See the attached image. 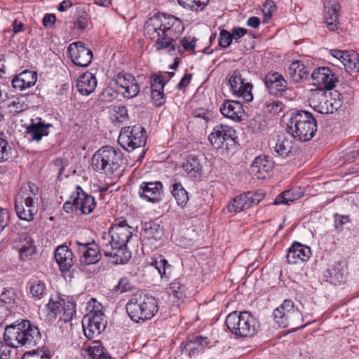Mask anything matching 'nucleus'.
Wrapping results in <instances>:
<instances>
[{
  "mask_svg": "<svg viewBox=\"0 0 359 359\" xmlns=\"http://www.w3.org/2000/svg\"><path fill=\"white\" fill-rule=\"evenodd\" d=\"M273 316L277 323L283 327L290 325L297 328H303L305 325H299L302 316L297 309H294V303L290 299H285L283 303L273 311Z\"/></svg>",
  "mask_w": 359,
  "mask_h": 359,
  "instance_id": "1a4fd4ad",
  "label": "nucleus"
},
{
  "mask_svg": "<svg viewBox=\"0 0 359 359\" xmlns=\"http://www.w3.org/2000/svg\"><path fill=\"white\" fill-rule=\"evenodd\" d=\"M182 48V53L184 51L194 50L196 48V39L195 37L184 36L178 43Z\"/></svg>",
  "mask_w": 359,
  "mask_h": 359,
  "instance_id": "6e6d98bb",
  "label": "nucleus"
},
{
  "mask_svg": "<svg viewBox=\"0 0 359 359\" xmlns=\"http://www.w3.org/2000/svg\"><path fill=\"white\" fill-rule=\"evenodd\" d=\"M123 162V153L109 145L100 148L91 158L93 169L104 175H113L119 170Z\"/></svg>",
  "mask_w": 359,
  "mask_h": 359,
  "instance_id": "20e7f679",
  "label": "nucleus"
},
{
  "mask_svg": "<svg viewBox=\"0 0 359 359\" xmlns=\"http://www.w3.org/2000/svg\"><path fill=\"white\" fill-rule=\"evenodd\" d=\"M225 323L236 339L252 337L258 332L260 327L258 320L248 311L229 313Z\"/></svg>",
  "mask_w": 359,
  "mask_h": 359,
  "instance_id": "39448f33",
  "label": "nucleus"
},
{
  "mask_svg": "<svg viewBox=\"0 0 359 359\" xmlns=\"http://www.w3.org/2000/svg\"><path fill=\"white\" fill-rule=\"evenodd\" d=\"M72 62L76 66L88 67L93 58V52L86 48L81 41L72 43L68 47Z\"/></svg>",
  "mask_w": 359,
  "mask_h": 359,
  "instance_id": "dca6fc26",
  "label": "nucleus"
},
{
  "mask_svg": "<svg viewBox=\"0 0 359 359\" xmlns=\"http://www.w3.org/2000/svg\"><path fill=\"white\" fill-rule=\"evenodd\" d=\"M265 196L262 190L248 191L236 196L227 205L229 212H239L257 205Z\"/></svg>",
  "mask_w": 359,
  "mask_h": 359,
  "instance_id": "4468645a",
  "label": "nucleus"
},
{
  "mask_svg": "<svg viewBox=\"0 0 359 359\" xmlns=\"http://www.w3.org/2000/svg\"><path fill=\"white\" fill-rule=\"evenodd\" d=\"M334 228L339 232L342 230L344 224L349 222L348 215H341L337 213L334 215Z\"/></svg>",
  "mask_w": 359,
  "mask_h": 359,
  "instance_id": "13d9d810",
  "label": "nucleus"
},
{
  "mask_svg": "<svg viewBox=\"0 0 359 359\" xmlns=\"http://www.w3.org/2000/svg\"><path fill=\"white\" fill-rule=\"evenodd\" d=\"M70 199L76 203V210L83 215L91 213L96 206L95 198L85 192L79 185L76 186V190L71 194Z\"/></svg>",
  "mask_w": 359,
  "mask_h": 359,
  "instance_id": "6ab92c4d",
  "label": "nucleus"
},
{
  "mask_svg": "<svg viewBox=\"0 0 359 359\" xmlns=\"http://www.w3.org/2000/svg\"><path fill=\"white\" fill-rule=\"evenodd\" d=\"M170 192L176 200L177 205L184 208L189 201V194L182 184L177 180H171Z\"/></svg>",
  "mask_w": 359,
  "mask_h": 359,
  "instance_id": "c9c22d12",
  "label": "nucleus"
},
{
  "mask_svg": "<svg viewBox=\"0 0 359 359\" xmlns=\"http://www.w3.org/2000/svg\"><path fill=\"white\" fill-rule=\"evenodd\" d=\"M231 90L234 95L243 98L246 102L253 100L252 84L246 81L238 70H235L229 79Z\"/></svg>",
  "mask_w": 359,
  "mask_h": 359,
  "instance_id": "2eb2a0df",
  "label": "nucleus"
},
{
  "mask_svg": "<svg viewBox=\"0 0 359 359\" xmlns=\"http://www.w3.org/2000/svg\"><path fill=\"white\" fill-rule=\"evenodd\" d=\"M145 29L149 34H156L154 48L157 51L166 50L171 55L182 54V48L177 41L178 39L177 36L165 32L160 27H151L149 29L145 27Z\"/></svg>",
  "mask_w": 359,
  "mask_h": 359,
  "instance_id": "9b49d317",
  "label": "nucleus"
},
{
  "mask_svg": "<svg viewBox=\"0 0 359 359\" xmlns=\"http://www.w3.org/2000/svg\"><path fill=\"white\" fill-rule=\"evenodd\" d=\"M15 209L18 217L27 222L33 220L34 215L36 212L35 208H27L23 205V198L21 197H16L15 200Z\"/></svg>",
  "mask_w": 359,
  "mask_h": 359,
  "instance_id": "58836bf2",
  "label": "nucleus"
},
{
  "mask_svg": "<svg viewBox=\"0 0 359 359\" xmlns=\"http://www.w3.org/2000/svg\"><path fill=\"white\" fill-rule=\"evenodd\" d=\"M21 359H50V357L48 354H46L45 353H30L27 352L25 353Z\"/></svg>",
  "mask_w": 359,
  "mask_h": 359,
  "instance_id": "0e129e2a",
  "label": "nucleus"
},
{
  "mask_svg": "<svg viewBox=\"0 0 359 359\" xmlns=\"http://www.w3.org/2000/svg\"><path fill=\"white\" fill-rule=\"evenodd\" d=\"M293 137H287L281 135L278 137V140L274 147L275 151L280 156H286L290 154L293 147Z\"/></svg>",
  "mask_w": 359,
  "mask_h": 359,
  "instance_id": "79ce46f5",
  "label": "nucleus"
},
{
  "mask_svg": "<svg viewBox=\"0 0 359 359\" xmlns=\"http://www.w3.org/2000/svg\"><path fill=\"white\" fill-rule=\"evenodd\" d=\"M346 269L341 262H337L327 269L325 276L326 280L334 285H340L344 281Z\"/></svg>",
  "mask_w": 359,
  "mask_h": 359,
  "instance_id": "473e14b6",
  "label": "nucleus"
},
{
  "mask_svg": "<svg viewBox=\"0 0 359 359\" xmlns=\"http://www.w3.org/2000/svg\"><path fill=\"white\" fill-rule=\"evenodd\" d=\"M343 95L338 91L327 93L323 90L313 95V100L318 102L315 108L321 114H333L342 104Z\"/></svg>",
  "mask_w": 359,
  "mask_h": 359,
  "instance_id": "ddd939ff",
  "label": "nucleus"
},
{
  "mask_svg": "<svg viewBox=\"0 0 359 359\" xmlns=\"http://www.w3.org/2000/svg\"><path fill=\"white\" fill-rule=\"evenodd\" d=\"M287 74L294 82L298 83L307 78L309 71L300 60H295L290 65Z\"/></svg>",
  "mask_w": 359,
  "mask_h": 359,
  "instance_id": "f704fd0d",
  "label": "nucleus"
},
{
  "mask_svg": "<svg viewBox=\"0 0 359 359\" xmlns=\"http://www.w3.org/2000/svg\"><path fill=\"white\" fill-rule=\"evenodd\" d=\"M117 86L124 89V97L130 99L136 97L140 92V86L134 76L129 73L121 72L114 76Z\"/></svg>",
  "mask_w": 359,
  "mask_h": 359,
  "instance_id": "aec40b11",
  "label": "nucleus"
},
{
  "mask_svg": "<svg viewBox=\"0 0 359 359\" xmlns=\"http://www.w3.org/2000/svg\"><path fill=\"white\" fill-rule=\"evenodd\" d=\"M28 107L27 97L25 96L15 97L8 104V110L13 115L22 112L27 109Z\"/></svg>",
  "mask_w": 359,
  "mask_h": 359,
  "instance_id": "49530a36",
  "label": "nucleus"
},
{
  "mask_svg": "<svg viewBox=\"0 0 359 359\" xmlns=\"http://www.w3.org/2000/svg\"><path fill=\"white\" fill-rule=\"evenodd\" d=\"M162 235V229L158 224L154 222H146L141 232V236L144 241L154 240L157 241L161 239Z\"/></svg>",
  "mask_w": 359,
  "mask_h": 359,
  "instance_id": "4c0bfd02",
  "label": "nucleus"
},
{
  "mask_svg": "<svg viewBox=\"0 0 359 359\" xmlns=\"http://www.w3.org/2000/svg\"><path fill=\"white\" fill-rule=\"evenodd\" d=\"M151 265L158 271L162 280H168L171 276L172 266L168 263V260L160 255L155 259Z\"/></svg>",
  "mask_w": 359,
  "mask_h": 359,
  "instance_id": "ea45409f",
  "label": "nucleus"
},
{
  "mask_svg": "<svg viewBox=\"0 0 359 359\" xmlns=\"http://www.w3.org/2000/svg\"><path fill=\"white\" fill-rule=\"evenodd\" d=\"M264 82L269 93L276 96L282 95L287 89V81L277 72L267 73Z\"/></svg>",
  "mask_w": 359,
  "mask_h": 359,
  "instance_id": "b1692460",
  "label": "nucleus"
},
{
  "mask_svg": "<svg viewBox=\"0 0 359 359\" xmlns=\"http://www.w3.org/2000/svg\"><path fill=\"white\" fill-rule=\"evenodd\" d=\"M192 78L191 74H185L184 76L181 79L179 83L177 85L176 88L178 90H182L186 88L191 82Z\"/></svg>",
  "mask_w": 359,
  "mask_h": 359,
  "instance_id": "774afa93",
  "label": "nucleus"
},
{
  "mask_svg": "<svg viewBox=\"0 0 359 359\" xmlns=\"http://www.w3.org/2000/svg\"><path fill=\"white\" fill-rule=\"evenodd\" d=\"M66 304L64 299L59 297H50L46 305L48 313L47 316L50 319H55L57 315L63 309L64 305Z\"/></svg>",
  "mask_w": 359,
  "mask_h": 359,
  "instance_id": "c03bdc74",
  "label": "nucleus"
},
{
  "mask_svg": "<svg viewBox=\"0 0 359 359\" xmlns=\"http://www.w3.org/2000/svg\"><path fill=\"white\" fill-rule=\"evenodd\" d=\"M56 17L54 14L47 13L42 20L43 25L46 28H50L55 24Z\"/></svg>",
  "mask_w": 359,
  "mask_h": 359,
  "instance_id": "69168bd1",
  "label": "nucleus"
},
{
  "mask_svg": "<svg viewBox=\"0 0 359 359\" xmlns=\"http://www.w3.org/2000/svg\"><path fill=\"white\" fill-rule=\"evenodd\" d=\"M205 339L197 337L194 340L188 341L177 351L175 359H192L193 356L196 355L203 349V341Z\"/></svg>",
  "mask_w": 359,
  "mask_h": 359,
  "instance_id": "bb28decb",
  "label": "nucleus"
},
{
  "mask_svg": "<svg viewBox=\"0 0 359 359\" xmlns=\"http://www.w3.org/2000/svg\"><path fill=\"white\" fill-rule=\"evenodd\" d=\"M63 313L60 318L59 321L64 323L71 322L73 316L76 313V302L73 301H68L64 305Z\"/></svg>",
  "mask_w": 359,
  "mask_h": 359,
  "instance_id": "8fccbe9b",
  "label": "nucleus"
},
{
  "mask_svg": "<svg viewBox=\"0 0 359 359\" xmlns=\"http://www.w3.org/2000/svg\"><path fill=\"white\" fill-rule=\"evenodd\" d=\"M46 287L45 283L39 280L29 282V292L33 297L41 298L45 294Z\"/></svg>",
  "mask_w": 359,
  "mask_h": 359,
  "instance_id": "09e8293b",
  "label": "nucleus"
},
{
  "mask_svg": "<svg viewBox=\"0 0 359 359\" xmlns=\"http://www.w3.org/2000/svg\"><path fill=\"white\" fill-rule=\"evenodd\" d=\"M178 3L185 8L191 11L203 10L208 4L209 0H177Z\"/></svg>",
  "mask_w": 359,
  "mask_h": 359,
  "instance_id": "3c124183",
  "label": "nucleus"
},
{
  "mask_svg": "<svg viewBox=\"0 0 359 359\" xmlns=\"http://www.w3.org/2000/svg\"><path fill=\"white\" fill-rule=\"evenodd\" d=\"M220 111L225 117L234 121H241L244 114L241 103L234 100H225L220 107Z\"/></svg>",
  "mask_w": 359,
  "mask_h": 359,
  "instance_id": "c85d7f7f",
  "label": "nucleus"
},
{
  "mask_svg": "<svg viewBox=\"0 0 359 359\" xmlns=\"http://www.w3.org/2000/svg\"><path fill=\"white\" fill-rule=\"evenodd\" d=\"M78 252L80 254V262L84 265L97 263L101 258L98 245L95 243H81L76 241Z\"/></svg>",
  "mask_w": 359,
  "mask_h": 359,
  "instance_id": "4be33fe9",
  "label": "nucleus"
},
{
  "mask_svg": "<svg viewBox=\"0 0 359 359\" xmlns=\"http://www.w3.org/2000/svg\"><path fill=\"white\" fill-rule=\"evenodd\" d=\"M34 239L29 235L19 236L15 241L13 248L18 250L19 258L21 261L31 259L36 252V247Z\"/></svg>",
  "mask_w": 359,
  "mask_h": 359,
  "instance_id": "5701e85b",
  "label": "nucleus"
},
{
  "mask_svg": "<svg viewBox=\"0 0 359 359\" xmlns=\"http://www.w3.org/2000/svg\"><path fill=\"white\" fill-rule=\"evenodd\" d=\"M133 285L126 277H122L119 279L118 284L114 286V291L116 292L123 293L130 292L134 290Z\"/></svg>",
  "mask_w": 359,
  "mask_h": 359,
  "instance_id": "864d4df0",
  "label": "nucleus"
},
{
  "mask_svg": "<svg viewBox=\"0 0 359 359\" xmlns=\"http://www.w3.org/2000/svg\"><path fill=\"white\" fill-rule=\"evenodd\" d=\"M11 147L3 137V133H0V163L6 161L9 158Z\"/></svg>",
  "mask_w": 359,
  "mask_h": 359,
  "instance_id": "5fc2aeb1",
  "label": "nucleus"
},
{
  "mask_svg": "<svg viewBox=\"0 0 359 359\" xmlns=\"http://www.w3.org/2000/svg\"><path fill=\"white\" fill-rule=\"evenodd\" d=\"M37 75L36 72L25 70L12 79V86L15 89L22 90L35 85Z\"/></svg>",
  "mask_w": 359,
  "mask_h": 359,
  "instance_id": "c756f323",
  "label": "nucleus"
},
{
  "mask_svg": "<svg viewBox=\"0 0 359 359\" xmlns=\"http://www.w3.org/2000/svg\"><path fill=\"white\" fill-rule=\"evenodd\" d=\"M55 259L61 271H68L74 265L72 251L66 245H60L55 252Z\"/></svg>",
  "mask_w": 359,
  "mask_h": 359,
  "instance_id": "cd10ccee",
  "label": "nucleus"
},
{
  "mask_svg": "<svg viewBox=\"0 0 359 359\" xmlns=\"http://www.w3.org/2000/svg\"><path fill=\"white\" fill-rule=\"evenodd\" d=\"M273 168V162L268 156H258L249 170L250 174L259 180L267 178Z\"/></svg>",
  "mask_w": 359,
  "mask_h": 359,
  "instance_id": "393cba45",
  "label": "nucleus"
},
{
  "mask_svg": "<svg viewBox=\"0 0 359 359\" xmlns=\"http://www.w3.org/2000/svg\"><path fill=\"white\" fill-rule=\"evenodd\" d=\"M41 334L34 323L29 320H17L7 325L4 340L13 347L30 348L40 341Z\"/></svg>",
  "mask_w": 359,
  "mask_h": 359,
  "instance_id": "f03ea898",
  "label": "nucleus"
},
{
  "mask_svg": "<svg viewBox=\"0 0 359 359\" xmlns=\"http://www.w3.org/2000/svg\"><path fill=\"white\" fill-rule=\"evenodd\" d=\"M174 72H161L151 76V90H163L165 85L174 76Z\"/></svg>",
  "mask_w": 359,
  "mask_h": 359,
  "instance_id": "a19ab883",
  "label": "nucleus"
},
{
  "mask_svg": "<svg viewBox=\"0 0 359 359\" xmlns=\"http://www.w3.org/2000/svg\"><path fill=\"white\" fill-rule=\"evenodd\" d=\"M147 138L144 128L137 124L122 128L118 137V142L125 150L130 152L136 148L144 146Z\"/></svg>",
  "mask_w": 359,
  "mask_h": 359,
  "instance_id": "0eeeda50",
  "label": "nucleus"
},
{
  "mask_svg": "<svg viewBox=\"0 0 359 359\" xmlns=\"http://www.w3.org/2000/svg\"><path fill=\"white\" fill-rule=\"evenodd\" d=\"M236 130L227 125L218 124L213 127L208 140L216 149L229 150L236 144Z\"/></svg>",
  "mask_w": 359,
  "mask_h": 359,
  "instance_id": "9d476101",
  "label": "nucleus"
},
{
  "mask_svg": "<svg viewBox=\"0 0 359 359\" xmlns=\"http://www.w3.org/2000/svg\"><path fill=\"white\" fill-rule=\"evenodd\" d=\"M346 60H343L341 63L343 64L344 69L346 71H359V53L354 51L350 53L348 52Z\"/></svg>",
  "mask_w": 359,
  "mask_h": 359,
  "instance_id": "de8ad7c7",
  "label": "nucleus"
},
{
  "mask_svg": "<svg viewBox=\"0 0 359 359\" xmlns=\"http://www.w3.org/2000/svg\"><path fill=\"white\" fill-rule=\"evenodd\" d=\"M144 27H158L179 38L184 29L182 21L176 16L167 13H158L150 18Z\"/></svg>",
  "mask_w": 359,
  "mask_h": 359,
  "instance_id": "6e6552de",
  "label": "nucleus"
},
{
  "mask_svg": "<svg viewBox=\"0 0 359 359\" xmlns=\"http://www.w3.org/2000/svg\"><path fill=\"white\" fill-rule=\"evenodd\" d=\"M15 299V294L12 289L5 290L0 295V304L1 306L8 308L12 306Z\"/></svg>",
  "mask_w": 359,
  "mask_h": 359,
  "instance_id": "603ef678",
  "label": "nucleus"
},
{
  "mask_svg": "<svg viewBox=\"0 0 359 359\" xmlns=\"http://www.w3.org/2000/svg\"><path fill=\"white\" fill-rule=\"evenodd\" d=\"M131 227L126 220L114 224L109 231V239L102 238V250L114 264H123L127 243L132 237Z\"/></svg>",
  "mask_w": 359,
  "mask_h": 359,
  "instance_id": "f257e3e1",
  "label": "nucleus"
},
{
  "mask_svg": "<svg viewBox=\"0 0 359 359\" xmlns=\"http://www.w3.org/2000/svg\"><path fill=\"white\" fill-rule=\"evenodd\" d=\"M151 95L156 107H161L165 104V99L164 97L163 90H151Z\"/></svg>",
  "mask_w": 359,
  "mask_h": 359,
  "instance_id": "680f3d73",
  "label": "nucleus"
},
{
  "mask_svg": "<svg viewBox=\"0 0 359 359\" xmlns=\"http://www.w3.org/2000/svg\"><path fill=\"white\" fill-rule=\"evenodd\" d=\"M13 346L4 341H0V359H10Z\"/></svg>",
  "mask_w": 359,
  "mask_h": 359,
  "instance_id": "bf43d9fd",
  "label": "nucleus"
},
{
  "mask_svg": "<svg viewBox=\"0 0 359 359\" xmlns=\"http://www.w3.org/2000/svg\"><path fill=\"white\" fill-rule=\"evenodd\" d=\"M38 191V187L35 184L29 182L21 187L20 191L16 197L23 198V205L27 208H34L33 205L34 199Z\"/></svg>",
  "mask_w": 359,
  "mask_h": 359,
  "instance_id": "e433bc0d",
  "label": "nucleus"
},
{
  "mask_svg": "<svg viewBox=\"0 0 359 359\" xmlns=\"http://www.w3.org/2000/svg\"><path fill=\"white\" fill-rule=\"evenodd\" d=\"M101 305L94 306L93 309L83 318L82 324L85 336L91 339L104 330L107 320L104 314L100 309Z\"/></svg>",
  "mask_w": 359,
  "mask_h": 359,
  "instance_id": "f8f14e48",
  "label": "nucleus"
},
{
  "mask_svg": "<svg viewBox=\"0 0 359 359\" xmlns=\"http://www.w3.org/2000/svg\"><path fill=\"white\" fill-rule=\"evenodd\" d=\"M232 41V34L229 31L224 29L220 31L218 43L221 48H226L229 47L231 44Z\"/></svg>",
  "mask_w": 359,
  "mask_h": 359,
  "instance_id": "4d7b16f0",
  "label": "nucleus"
},
{
  "mask_svg": "<svg viewBox=\"0 0 359 359\" xmlns=\"http://www.w3.org/2000/svg\"><path fill=\"white\" fill-rule=\"evenodd\" d=\"M337 5L333 4L331 7L327 8L325 13V20L327 27L330 31H335L338 29L339 14Z\"/></svg>",
  "mask_w": 359,
  "mask_h": 359,
  "instance_id": "37998d69",
  "label": "nucleus"
},
{
  "mask_svg": "<svg viewBox=\"0 0 359 359\" xmlns=\"http://www.w3.org/2000/svg\"><path fill=\"white\" fill-rule=\"evenodd\" d=\"M169 289L174 293H182L185 290V285L182 278L174 280L170 284Z\"/></svg>",
  "mask_w": 359,
  "mask_h": 359,
  "instance_id": "052dcab7",
  "label": "nucleus"
},
{
  "mask_svg": "<svg viewBox=\"0 0 359 359\" xmlns=\"http://www.w3.org/2000/svg\"><path fill=\"white\" fill-rule=\"evenodd\" d=\"M311 255V248L300 243L294 242L287 250L286 256L289 264H296L307 262Z\"/></svg>",
  "mask_w": 359,
  "mask_h": 359,
  "instance_id": "a878e982",
  "label": "nucleus"
},
{
  "mask_svg": "<svg viewBox=\"0 0 359 359\" xmlns=\"http://www.w3.org/2000/svg\"><path fill=\"white\" fill-rule=\"evenodd\" d=\"M191 177H198L202 172V165L198 156L189 155L182 165Z\"/></svg>",
  "mask_w": 359,
  "mask_h": 359,
  "instance_id": "72a5a7b5",
  "label": "nucleus"
},
{
  "mask_svg": "<svg viewBox=\"0 0 359 359\" xmlns=\"http://www.w3.org/2000/svg\"><path fill=\"white\" fill-rule=\"evenodd\" d=\"M10 221L9 212L6 208H0V233L8 224Z\"/></svg>",
  "mask_w": 359,
  "mask_h": 359,
  "instance_id": "e2e57ef3",
  "label": "nucleus"
},
{
  "mask_svg": "<svg viewBox=\"0 0 359 359\" xmlns=\"http://www.w3.org/2000/svg\"><path fill=\"white\" fill-rule=\"evenodd\" d=\"M301 192L296 189L285 191L277 196L273 203L274 205H288L290 202L299 199Z\"/></svg>",
  "mask_w": 359,
  "mask_h": 359,
  "instance_id": "a18cd8bd",
  "label": "nucleus"
},
{
  "mask_svg": "<svg viewBox=\"0 0 359 359\" xmlns=\"http://www.w3.org/2000/svg\"><path fill=\"white\" fill-rule=\"evenodd\" d=\"M158 311L157 299L149 295H135L126 304V311L135 323L151 319Z\"/></svg>",
  "mask_w": 359,
  "mask_h": 359,
  "instance_id": "423d86ee",
  "label": "nucleus"
},
{
  "mask_svg": "<svg viewBox=\"0 0 359 359\" xmlns=\"http://www.w3.org/2000/svg\"><path fill=\"white\" fill-rule=\"evenodd\" d=\"M92 359H111V356L106 351L102 344L98 341H92L85 343L82 347Z\"/></svg>",
  "mask_w": 359,
  "mask_h": 359,
  "instance_id": "2f4dec72",
  "label": "nucleus"
},
{
  "mask_svg": "<svg viewBox=\"0 0 359 359\" xmlns=\"http://www.w3.org/2000/svg\"><path fill=\"white\" fill-rule=\"evenodd\" d=\"M286 130L294 140L307 142L316 133L317 121L311 112L296 110L291 112L286 123Z\"/></svg>",
  "mask_w": 359,
  "mask_h": 359,
  "instance_id": "7ed1b4c3",
  "label": "nucleus"
},
{
  "mask_svg": "<svg viewBox=\"0 0 359 359\" xmlns=\"http://www.w3.org/2000/svg\"><path fill=\"white\" fill-rule=\"evenodd\" d=\"M311 78L314 86L323 87L327 90H332L339 82V79L331 69L327 67L316 68Z\"/></svg>",
  "mask_w": 359,
  "mask_h": 359,
  "instance_id": "412c9836",
  "label": "nucleus"
},
{
  "mask_svg": "<svg viewBox=\"0 0 359 359\" xmlns=\"http://www.w3.org/2000/svg\"><path fill=\"white\" fill-rule=\"evenodd\" d=\"M52 128H53V124L46 122L41 117H36L30 120V123L26 126L25 133L29 141L39 142L43 137L48 135Z\"/></svg>",
  "mask_w": 359,
  "mask_h": 359,
  "instance_id": "f3484780",
  "label": "nucleus"
},
{
  "mask_svg": "<svg viewBox=\"0 0 359 359\" xmlns=\"http://www.w3.org/2000/svg\"><path fill=\"white\" fill-rule=\"evenodd\" d=\"M163 186L161 182H143L139 189V196L143 200L156 203L163 198Z\"/></svg>",
  "mask_w": 359,
  "mask_h": 359,
  "instance_id": "a211bd4d",
  "label": "nucleus"
},
{
  "mask_svg": "<svg viewBox=\"0 0 359 359\" xmlns=\"http://www.w3.org/2000/svg\"><path fill=\"white\" fill-rule=\"evenodd\" d=\"M114 111L118 116V118L123 120L128 118V111L126 107L123 105L116 106Z\"/></svg>",
  "mask_w": 359,
  "mask_h": 359,
  "instance_id": "338daca9",
  "label": "nucleus"
},
{
  "mask_svg": "<svg viewBox=\"0 0 359 359\" xmlns=\"http://www.w3.org/2000/svg\"><path fill=\"white\" fill-rule=\"evenodd\" d=\"M97 86V79L94 74L86 72L81 74L77 80L79 92L83 95H89Z\"/></svg>",
  "mask_w": 359,
  "mask_h": 359,
  "instance_id": "7c9ffc66",
  "label": "nucleus"
}]
</instances>
